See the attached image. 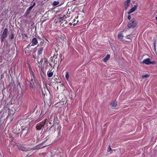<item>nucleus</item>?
<instances>
[{"instance_id": "obj_17", "label": "nucleus", "mask_w": 157, "mask_h": 157, "mask_svg": "<svg viewBox=\"0 0 157 157\" xmlns=\"http://www.w3.org/2000/svg\"><path fill=\"white\" fill-rule=\"evenodd\" d=\"M51 71L52 70H51L50 72H48L47 73V75L49 78L51 77L53 75V72H51Z\"/></svg>"}, {"instance_id": "obj_25", "label": "nucleus", "mask_w": 157, "mask_h": 157, "mask_svg": "<svg viewBox=\"0 0 157 157\" xmlns=\"http://www.w3.org/2000/svg\"><path fill=\"white\" fill-rule=\"evenodd\" d=\"M142 78H147L149 76V75L146 74L145 75H143L141 76Z\"/></svg>"}, {"instance_id": "obj_43", "label": "nucleus", "mask_w": 157, "mask_h": 157, "mask_svg": "<svg viewBox=\"0 0 157 157\" xmlns=\"http://www.w3.org/2000/svg\"><path fill=\"white\" fill-rule=\"evenodd\" d=\"M22 36H25V37H26L27 36V35L26 34H25V33H24L23 34H22Z\"/></svg>"}, {"instance_id": "obj_26", "label": "nucleus", "mask_w": 157, "mask_h": 157, "mask_svg": "<svg viewBox=\"0 0 157 157\" xmlns=\"http://www.w3.org/2000/svg\"><path fill=\"white\" fill-rule=\"evenodd\" d=\"M32 46H34V45L32 43V44H29L27 45V46L26 47L25 49H26L28 48V49H29L30 47Z\"/></svg>"}, {"instance_id": "obj_37", "label": "nucleus", "mask_w": 157, "mask_h": 157, "mask_svg": "<svg viewBox=\"0 0 157 157\" xmlns=\"http://www.w3.org/2000/svg\"><path fill=\"white\" fill-rule=\"evenodd\" d=\"M155 44H156V40H155L153 43V46L154 47L155 49Z\"/></svg>"}, {"instance_id": "obj_5", "label": "nucleus", "mask_w": 157, "mask_h": 157, "mask_svg": "<svg viewBox=\"0 0 157 157\" xmlns=\"http://www.w3.org/2000/svg\"><path fill=\"white\" fill-rule=\"evenodd\" d=\"M138 7V5L137 4L136 5H135L134 7L132 8L127 13L128 14H129L131 13L134 12L136 10Z\"/></svg>"}, {"instance_id": "obj_15", "label": "nucleus", "mask_w": 157, "mask_h": 157, "mask_svg": "<svg viewBox=\"0 0 157 157\" xmlns=\"http://www.w3.org/2000/svg\"><path fill=\"white\" fill-rule=\"evenodd\" d=\"M117 105V102L116 101H112L110 103V105L112 107H116Z\"/></svg>"}, {"instance_id": "obj_31", "label": "nucleus", "mask_w": 157, "mask_h": 157, "mask_svg": "<svg viewBox=\"0 0 157 157\" xmlns=\"http://www.w3.org/2000/svg\"><path fill=\"white\" fill-rule=\"evenodd\" d=\"M156 63V62L155 61H151L150 62V64H155Z\"/></svg>"}, {"instance_id": "obj_18", "label": "nucleus", "mask_w": 157, "mask_h": 157, "mask_svg": "<svg viewBox=\"0 0 157 157\" xmlns=\"http://www.w3.org/2000/svg\"><path fill=\"white\" fill-rule=\"evenodd\" d=\"M56 125L57 126V130L58 131V133L59 134L60 132L61 126L58 124H57Z\"/></svg>"}, {"instance_id": "obj_53", "label": "nucleus", "mask_w": 157, "mask_h": 157, "mask_svg": "<svg viewBox=\"0 0 157 157\" xmlns=\"http://www.w3.org/2000/svg\"><path fill=\"white\" fill-rule=\"evenodd\" d=\"M21 150L22 151H24L25 150L23 149V148H22V149H21Z\"/></svg>"}, {"instance_id": "obj_10", "label": "nucleus", "mask_w": 157, "mask_h": 157, "mask_svg": "<svg viewBox=\"0 0 157 157\" xmlns=\"http://www.w3.org/2000/svg\"><path fill=\"white\" fill-rule=\"evenodd\" d=\"M150 58H147L143 60L142 63L146 65L150 64Z\"/></svg>"}, {"instance_id": "obj_16", "label": "nucleus", "mask_w": 157, "mask_h": 157, "mask_svg": "<svg viewBox=\"0 0 157 157\" xmlns=\"http://www.w3.org/2000/svg\"><path fill=\"white\" fill-rule=\"evenodd\" d=\"M58 55V54H57L56 55V58L55 59H54V60L53 61V63H54V65H55V64H56L57 63V62H59V59H57V56Z\"/></svg>"}, {"instance_id": "obj_13", "label": "nucleus", "mask_w": 157, "mask_h": 157, "mask_svg": "<svg viewBox=\"0 0 157 157\" xmlns=\"http://www.w3.org/2000/svg\"><path fill=\"white\" fill-rule=\"evenodd\" d=\"M32 42L34 45L37 44L38 43V41L36 38H33L32 40Z\"/></svg>"}, {"instance_id": "obj_44", "label": "nucleus", "mask_w": 157, "mask_h": 157, "mask_svg": "<svg viewBox=\"0 0 157 157\" xmlns=\"http://www.w3.org/2000/svg\"><path fill=\"white\" fill-rule=\"evenodd\" d=\"M49 137V136H48L46 138V140H47L48 139Z\"/></svg>"}, {"instance_id": "obj_22", "label": "nucleus", "mask_w": 157, "mask_h": 157, "mask_svg": "<svg viewBox=\"0 0 157 157\" xmlns=\"http://www.w3.org/2000/svg\"><path fill=\"white\" fill-rule=\"evenodd\" d=\"M30 74L31 75L32 77H33L34 79L35 78V74L33 71H32L31 72H30Z\"/></svg>"}, {"instance_id": "obj_40", "label": "nucleus", "mask_w": 157, "mask_h": 157, "mask_svg": "<svg viewBox=\"0 0 157 157\" xmlns=\"http://www.w3.org/2000/svg\"><path fill=\"white\" fill-rule=\"evenodd\" d=\"M67 18L66 16L65 15H64L63 17H62V20H64L65 19Z\"/></svg>"}, {"instance_id": "obj_51", "label": "nucleus", "mask_w": 157, "mask_h": 157, "mask_svg": "<svg viewBox=\"0 0 157 157\" xmlns=\"http://www.w3.org/2000/svg\"><path fill=\"white\" fill-rule=\"evenodd\" d=\"M31 81H33V79L32 78L31 79Z\"/></svg>"}, {"instance_id": "obj_3", "label": "nucleus", "mask_w": 157, "mask_h": 157, "mask_svg": "<svg viewBox=\"0 0 157 157\" xmlns=\"http://www.w3.org/2000/svg\"><path fill=\"white\" fill-rule=\"evenodd\" d=\"M8 32V29L6 28H5L1 37V42L2 43L5 41V39L7 36Z\"/></svg>"}, {"instance_id": "obj_9", "label": "nucleus", "mask_w": 157, "mask_h": 157, "mask_svg": "<svg viewBox=\"0 0 157 157\" xmlns=\"http://www.w3.org/2000/svg\"><path fill=\"white\" fill-rule=\"evenodd\" d=\"M33 8H32V6H30L27 10L26 12L24 14V15L25 17L27 16L29 14L30 11Z\"/></svg>"}, {"instance_id": "obj_23", "label": "nucleus", "mask_w": 157, "mask_h": 157, "mask_svg": "<svg viewBox=\"0 0 157 157\" xmlns=\"http://www.w3.org/2000/svg\"><path fill=\"white\" fill-rule=\"evenodd\" d=\"M59 4V2L58 1H54L53 3V5L54 6H55L57 5H58Z\"/></svg>"}, {"instance_id": "obj_19", "label": "nucleus", "mask_w": 157, "mask_h": 157, "mask_svg": "<svg viewBox=\"0 0 157 157\" xmlns=\"http://www.w3.org/2000/svg\"><path fill=\"white\" fill-rule=\"evenodd\" d=\"M34 85V83L33 82H30L29 84V87L30 88H32L33 89L34 88V87L33 86Z\"/></svg>"}, {"instance_id": "obj_41", "label": "nucleus", "mask_w": 157, "mask_h": 157, "mask_svg": "<svg viewBox=\"0 0 157 157\" xmlns=\"http://www.w3.org/2000/svg\"><path fill=\"white\" fill-rule=\"evenodd\" d=\"M70 12H69V13H68V12H67V14H66V15L67 16V17H69L70 16L69 15L70 14Z\"/></svg>"}, {"instance_id": "obj_21", "label": "nucleus", "mask_w": 157, "mask_h": 157, "mask_svg": "<svg viewBox=\"0 0 157 157\" xmlns=\"http://www.w3.org/2000/svg\"><path fill=\"white\" fill-rule=\"evenodd\" d=\"M26 50L25 51V53H27L28 54H29V55H30L32 52V50H27V49H26Z\"/></svg>"}, {"instance_id": "obj_56", "label": "nucleus", "mask_w": 157, "mask_h": 157, "mask_svg": "<svg viewBox=\"0 0 157 157\" xmlns=\"http://www.w3.org/2000/svg\"><path fill=\"white\" fill-rule=\"evenodd\" d=\"M39 46V45H37V47H38Z\"/></svg>"}, {"instance_id": "obj_2", "label": "nucleus", "mask_w": 157, "mask_h": 157, "mask_svg": "<svg viewBox=\"0 0 157 157\" xmlns=\"http://www.w3.org/2000/svg\"><path fill=\"white\" fill-rule=\"evenodd\" d=\"M136 21L134 18H132L129 21L127 25V27L129 29L134 28L136 26Z\"/></svg>"}, {"instance_id": "obj_50", "label": "nucleus", "mask_w": 157, "mask_h": 157, "mask_svg": "<svg viewBox=\"0 0 157 157\" xmlns=\"http://www.w3.org/2000/svg\"><path fill=\"white\" fill-rule=\"evenodd\" d=\"M56 119V118H54V121H53V122H54L55 121V120Z\"/></svg>"}, {"instance_id": "obj_1", "label": "nucleus", "mask_w": 157, "mask_h": 157, "mask_svg": "<svg viewBox=\"0 0 157 157\" xmlns=\"http://www.w3.org/2000/svg\"><path fill=\"white\" fill-rule=\"evenodd\" d=\"M30 125L29 124L26 126H23L21 127V136H24L29 133L30 131Z\"/></svg>"}, {"instance_id": "obj_12", "label": "nucleus", "mask_w": 157, "mask_h": 157, "mask_svg": "<svg viewBox=\"0 0 157 157\" xmlns=\"http://www.w3.org/2000/svg\"><path fill=\"white\" fill-rule=\"evenodd\" d=\"M110 57V55H107L104 58L102 59L103 61L105 62H106L109 59Z\"/></svg>"}, {"instance_id": "obj_38", "label": "nucleus", "mask_w": 157, "mask_h": 157, "mask_svg": "<svg viewBox=\"0 0 157 157\" xmlns=\"http://www.w3.org/2000/svg\"><path fill=\"white\" fill-rule=\"evenodd\" d=\"M37 104H36V105H35V107H34V110L32 112V113L34 112L35 110L36 109V108L37 107Z\"/></svg>"}, {"instance_id": "obj_34", "label": "nucleus", "mask_w": 157, "mask_h": 157, "mask_svg": "<svg viewBox=\"0 0 157 157\" xmlns=\"http://www.w3.org/2000/svg\"><path fill=\"white\" fill-rule=\"evenodd\" d=\"M29 70L30 72L33 71L32 68L29 66Z\"/></svg>"}, {"instance_id": "obj_54", "label": "nucleus", "mask_w": 157, "mask_h": 157, "mask_svg": "<svg viewBox=\"0 0 157 157\" xmlns=\"http://www.w3.org/2000/svg\"><path fill=\"white\" fill-rule=\"evenodd\" d=\"M156 20H157V17H156Z\"/></svg>"}, {"instance_id": "obj_36", "label": "nucleus", "mask_w": 157, "mask_h": 157, "mask_svg": "<svg viewBox=\"0 0 157 157\" xmlns=\"http://www.w3.org/2000/svg\"><path fill=\"white\" fill-rule=\"evenodd\" d=\"M55 55H54L53 57H51L50 58V59H51V60L52 62L53 61V58L55 57Z\"/></svg>"}, {"instance_id": "obj_27", "label": "nucleus", "mask_w": 157, "mask_h": 157, "mask_svg": "<svg viewBox=\"0 0 157 157\" xmlns=\"http://www.w3.org/2000/svg\"><path fill=\"white\" fill-rule=\"evenodd\" d=\"M128 36L126 37V40H125L126 41L130 42L132 41V40L131 39L128 38Z\"/></svg>"}, {"instance_id": "obj_49", "label": "nucleus", "mask_w": 157, "mask_h": 157, "mask_svg": "<svg viewBox=\"0 0 157 157\" xmlns=\"http://www.w3.org/2000/svg\"><path fill=\"white\" fill-rule=\"evenodd\" d=\"M10 86H11V85H12V86H13V84H12V83H10Z\"/></svg>"}, {"instance_id": "obj_20", "label": "nucleus", "mask_w": 157, "mask_h": 157, "mask_svg": "<svg viewBox=\"0 0 157 157\" xmlns=\"http://www.w3.org/2000/svg\"><path fill=\"white\" fill-rule=\"evenodd\" d=\"M123 37L122 33H120L118 35V38L120 39H122Z\"/></svg>"}, {"instance_id": "obj_28", "label": "nucleus", "mask_w": 157, "mask_h": 157, "mask_svg": "<svg viewBox=\"0 0 157 157\" xmlns=\"http://www.w3.org/2000/svg\"><path fill=\"white\" fill-rule=\"evenodd\" d=\"M59 57L60 58V63L62 61V60L63 59H64V56H62V54H60L59 55Z\"/></svg>"}, {"instance_id": "obj_52", "label": "nucleus", "mask_w": 157, "mask_h": 157, "mask_svg": "<svg viewBox=\"0 0 157 157\" xmlns=\"http://www.w3.org/2000/svg\"><path fill=\"white\" fill-rule=\"evenodd\" d=\"M49 65L50 66H52V64H51V63H49Z\"/></svg>"}, {"instance_id": "obj_32", "label": "nucleus", "mask_w": 157, "mask_h": 157, "mask_svg": "<svg viewBox=\"0 0 157 157\" xmlns=\"http://www.w3.org/2000/svg\"><path fill=\"white\" fill-rule=\"evenodd\" d=\"M111 150H112V149L111 148L110 146L109 145L107 151L108 152H109L110 151H111Z\"/></svg>"}, {"instance_id": "obj_55", "label": "nucleus", "mask_w": 157, "mask_h": 157, "mask_svg": "<svg viewBox=\"0 0 157 157\" xmlns=\"http://www.w3.org/2000/svg\"><path fill=\"white\" fill-rule=\"evenodd\" d=\"M50 123V124H51V122H50V123Z\"/></svg>"}, {"instance_id": "obj_4", "label": "nucleus", "mask_w": 157, "mask_h": 157, "mask_svg": "<svg viewBox=\"0 0 157 157\" xmlns=\"http://www.w3.org/2000/svg\"><path fill=\"white\" fill-rule=\"evenodd\" d=\"M56 126L54 124L50 127V128L48 130V131H49V133H53L56 131Z\"/></svg>"}, {"instance_id": "obj_33", "label": "nucleus", "mask_w": 157, "mask_h": 157, "mask_svg": "<svg viewBox=\"0 0 157 157\" xmlns=\"http://www.w3.org/2000/svg\"><path fill=\"white\" fill-rule=\"evenodd\" d=\"M40 75L41 76H42V77L43 78H44V76H45V75L44 74V72L41 73V74H40Z\"/></svg>"}, {"instance_id": "obj_30", "label": "nucleus", "mask_w": 157, "mask_h": 157, "mask_svg": "<svg viewBox=\"0 0 157 157\" xmlns=\"http://www.w3.org/2000/svg\"><path fill=\"white\" fill-rule=\"evenodd\" d=\"M69 76L68 73V72H67V73H66V75H65V78H66V79L67 80H68V79L69 78Z\"/></svg>"}, {"instance_id": "obj_14", "label": "nucleus", "mask_w": 157, "mask_h": 157, "mask_svg": "<svg viewBox=\"0 0 157 157\" xmlns=\"http://www.w3.org/2000/svg\"><path fill=\"white\" fill-rule=\"evenodd\" d=\"M20 129L19 128L16 127L15 129H14L13 130V133H14L15 134H19V133Z\"/></svg>"}, {"instance_id": "obj_29", "label": "nucleus", "mask_w": 157, "mask_h": 157, "mask_svg": "<svg viewBox=\"0 0 157 157\" xmlns=\"http://www.w3.org/2000/svg\"><path fill=\"white\" fill-rule=\"evenodd\" d=\"M14 38V35H13V33H12L11 35L9 37V38L12 40Z\"/></svg>"}, {"instance_id": "obj_8", "label": "nucleus", "mask_w": 157, "mask_h": 157, "mask_svg": "<svg viewBox=\"0 0 157 157\" xmlns=\"http://www.w3.org/2000/svg\"><path fill=\"white\" fill-rule=\"evenodd\" d=\"M43 143H42L41 144H39L36 145L35 147H34V149H39L44 147H46V146H42V145Z\"/></svg>"}, {"instance_id": "obj_45", "label": "nucleus", "mask_w": 157, "mask_h": 157, "mask_svg": "<svg viewBox=\"0 0 157 157\" xmlns=\"http://www.w3.org/2000/svg\"><path fill=\"white\" fill-rule=\"evenodd\" d=\"M33 58L34 59H35L36 58V56H35V55H33Z\"/></svg>"}, {"instance_id": "obj_46", "label": "nucleus", "mask_w": 157, "mask_h": 157, "mask_svg": "<svg viewBox=\"0 0 157 157\" xmlns=\"http://www.w3.org/2000/svg\"><path fill=\"white\" fill-rule=\"evenodd\" d=\"M43 60L42 59H41V60L40 61V62L41 63H42V62H43Z\"/></svg>"}, {"instance_id": "obj_7", "label": "nucleus", "mask_w": 157, "mask_h": 157, "mask_svg": "<svg viewBox=\"0 0 157 157\" xmlns=\"http://www.w3.org/2000/svg\"><path fill=\"white\" fill-rule=\"evenodd\" d=\"M44 124H42L40 123H38L36 126V128L37 130H42L43 128V125Z\"/></svg>"}, {"instance_id": "obj_48", "label": "nucleus", "mask_w": 157, "mask_h": 157, "mask_svg": "<svg viewBox=\"0 0 157 157\" xmlns=\"http://www.w3.org/2000/svg\"><path fill=\"white\" fill-rule=\"evenodd\" d=\"M69 24L70 25H72V23H70Z\"/></svg>"}, {"instance_id": "obj_42", "label": "nucleus", "mask_w": 157, "mask_h": 157, "mask_svg": "<svg viewBox=\"0 0 157 157\" xmlns=\"http://www.w3.org/2000/svg\"><path fill=\"white\" fill-rule=\"evenodd\" d=\"M35 4L36 3L35 2H34L33 3V5L32 6H32V8H33L35 5Z\"/></svg>"}, {"instance_id": "obj_35", "label": "nucleus", "mask_w": 157, "mask_h": 157, "mask_svg": "<svg viewBox=\"0 0 157 157\" xmlns=\"http://www.w3.org/2000/svg\"><path fill=\"white\" fill-rule=\"evenodd\" d=\"M44 63H47L48 62V60H47V59L46 58H44Z\"/></svg>"}, {"instance_id": "obj_6", "label": "nucleus", "mask_w": 157, "mask_h": 157, "mask_svg": "<svg viewBox=\"0 0 157 157\" xmlns=\"http://www.w3.org/2000/svg\"><path fill=\"white\" fill-rule=\"evenodd\" d=\"M131 0H127L124 2V9L125 10H127V8L130 6Z\"/></svg>"}, {"instance_id": "obj_47", "label": "nucleus", "mask_w": 157, "mask_h": 157, "mask_svg": "<svg viewBox=\"0 0 157 157\" xmlns=\"http://www.w3.org/2000/svg\"><path fill=\"white\" fill-rule=\"evenodd\" d=\"M59 19L61 20H62V17H60V18Z\"/></svg>"}, {"instance_id": "obj_24", "label": "nucleus", "mask_w": 157, "mask_h": 157, "mask_svg": "<svg viewBox=\"0 0 157 157\" xmlns=\"http://www.w3.org/2000/svg\"><path fill=\"white\" fill-rule=\"evenodd\" d=\"M30 23L31 24V25L30 26V28H31V29H33L34 27L35 26H34V23L33 22H32L31 23L30 22Z\"/></svg>"}, {"instance_id": "obj_11", "label": "nucleus", "mask_w": 157, "mask_h": 157, "mask_svg": "<svg viewBox=\"0 0 157 157\" xmlns=\"http://www.w3.org/2000/svg\"><path fill=\"white\" fill-rule=\"evenodd\" d=\"M44 47H41L37 51V54L40 55L42 54L43 51L44 50Z\"/></svg>"}, {"instance_id": "obj_39", "label": "nucleus", "mask_w": 157, "mask_h": 157, "mask_svg": "<svg viewBox=\"0 0 157 157\" xmlns=\"http://www.w3.org/2000/svg\"><path fill=\"white\" fill-rule=\"evenodd\" d=\"M128 20H130L131 19V16L130 15H129L128 16Z\"/></svg>"}]
</instances>
